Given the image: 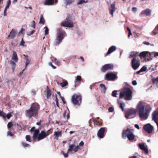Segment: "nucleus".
Returning <instances> with one entry per match:
<instances>
[{"label": "nucleus", "mask_w": 158, "mask_h": 158, "mask_svg": "<svg viewBox=\"0 0 158 158\" xmlns=\"http://www.w3.org/2000/svg\"><path fill=\"white\" fill-rule=\"evenodd\" d=\"M40 108V106L37 103H33L30 108L26 111L27 116L30 118L32 116L34 117L38 114V110Z\"/></svg>", "instance_id": "obj_1"}, {"label": "nucleus", "mask_w": 158, "mask_h": 158, "mask_svg": "<svg viewBox=\"0 0 158 158\" xmlns=\"http://www.w3.org/2000/svg\"><path fill=\"white\" fill-rule=\"evenodd\" d=\"M151 109L150 107H144V106H142V107H140L139 105V117L143 120L146 119Z\"/></svg>", "instance_id": "obj_2"}, {"label": "nucleus", "mask_w": 158, "mask_h": 158, "mask_svg": "<svg viewBox=\"0 0 158 158\" xmlns=\"http://www.w3.org/2000/svg\"><path fill=\"white\" fill-rule=\"evenodd\" d=\"M134 129L127 128L126 130H123L122 133V137L123 139L127 137L129 140H133L135 138V135L133 133Z\"/></svg>", "instance_id": "obj_3"}, {"label": "nucleus", "mask_w": 158, "mask_h": 158, "mask_svg": "<svg viewBox=\"0 0 158 158\" xmlns=\"http://www.w3.org/2000/svg\"><path fill=\"white\" fill-rule=\"evenodd\" d=\"M132 92L128 88H124L119 94V99L125 97V99L127 100H131L132 98Z\"/></svg>", "instance_id": "obj_4"}, {"label": "nucleus", "mask_w": 158, "mask_h": 158, "mask_svg": "<svg viewBox=\"0 0 158 158\" xmlns=\"http://www.w3.org/2000/svg\"><path fill=\"white\" fill-rule=\"evenodd\" d=\"M65 32L59 29L57 31V36L54 42V44L55 46H58L62 42L64 38V35Z\"/></svg>", "instance_id": "obj_5"}, {"label": "nucleus", "mask_w": 158, "mask_h": 158, "mask_svg": "<svg viewBox=\"0 0 158 158\" xmlns=\"http://www.w3.org/2000/svg\"><path fill=\"white\" fill-rule=\"evenodd\" d=\"M153 53H150L148 51H144L141 52L139 55V56L141 58H144L145 61H149L153 58Z\"/></svg>", "instance_id": "obj_6"}, {"label": "nucleus", "mask_w": 158, "mask_h": 158, "mask_svg": "<svg viewBox=\"0 0 158 158\" xmlns=\"http://www.w3.org/2000/svg\"><path fill=\"white\" fill-rule=\"evenodd\" d=\"M12 60L10 61V64L11 65L13 71L14 72L16 66L15 63L17 62L19 60L17 54L15 51L13 52Z\"/></svg>", "instance_id": "obj_7"}, {"label": "nucleus", "mask_w": 158, "mask_h": 158, "mask_svg": "<svg viewBox=\"0 0 158 158\" xmlns=\"http://www.w3.org/2000/svg\"><path fill=\"white\" fill-rule=\"evenodd\" d=\"M80 147L79 146L77 145L75 146L74 144H73L70 145L69 146V148L68 149L67 152L66 153H65L63 151H62V154L64 156V157L65 158H67L68 157V153L70 152L73 151L74 152H76L79 150Z\"/></svg>", "instance_id": "obj_8"}, {"label": "nucleus", "mask_w": 158, "mask_h": 158, "mask_svg": "<svg viewBox=\"0 0 158 158\" xmlns=\"http://www.w3.org/2000/svg\"><path fill=\"white\" fill-rule=\"evenodd\" d=\"M72 101L74 105L79 106L81 102V96L79 95L74 94L72 97Z\"/></svg>", "instance_id": "obj_9"}, {"label": "nucleus", "mask_w": 158, "mask_h": 158, "mask_svg": "<svg viewBox=\"0 0 158 158\" xmlns=\"http://www.w3.org/2000/svg\"><path fill=\"white\" fill-rule=\"evenodd\" d=\"M138 111V105L137 106L136 109H129L126 111L125 113V117L127 118H128L130 116L135 114Z\"/></svg>", "instance_id": "obj_10"}, {"label": "nucleus", "mask_w": 158, "mask_h": 158, "mask_svg": "<svg viewBox=\"0 0 158 158\" xmlns=\"http://www.w3.org/2000/svg\"><path fill=\"white\" fill-rule=\"evenodd\" d=\"M61 25L64 27H73V22L70 18L67 19L66 20L62 22Z\"/></svg>", "instance_id": "obj_11"}, {"label": "nucleus", "mask_w": 158, "mask_h": 158, "mask_svg": "<svg viewBox=\"0 0 158 158\" xmlns=\"http://www.w3.org/2000/svg\"><path fill=\"white\" fill-rule=\"evenodd\" d=\"M113 68L114 65L112 64H106L102 67L101 70L103 72H105L107 71L112 70Z\"/></svg>", "instance_id": "obj_12"}, {"label": "nucleus", "mask_w": 158, "mask_h": 158, "mask_svg": "<svg viewBox=\"0 0 158 158\" xmlns=\"http://www.w3.org/2000/svg\"><path fill=\"white\" fill-rule=\"evenodd\" d=\"M143 129L148 133H151L152 132L153 127L150 124L148 123L144 126Z\"/></svg>", "instance_id": "obj_13"}, {"label": "nucleus", "mask_w": 158, "mask_h": 158, "mask_svg": "<svg viewBox=\"0 0 158 158\" xmlns=\"http://www.w3.org/2000/svg\"><path fill=\"white\" fill-rule=\"evenodd\" d=\"M139 148L141 150L143 151L145 154H147L148 153L147 146H145V144L144 143H139Z\"/></svg>", "instance_id": "obj_14"}, {"label": "nucleus", "mask_w": 158, "mask_h": 158, "mask_svg": "<svg viewBox=\"0 0 158 158\" xmlns=\"http://www.w3.org/2000/svg\"><path fill=\"white\" fill-rule=\"evenodd\" d=\"M106 130V128L102 127L100 128L98 131L97 135L98 137L102 138L104 136V133Z\"/></svg>", "instance_id": "obj_15"}, {"label": "nucleus", "mask_w": 158, "mask_h": 158, "mask_svg": "<svg viewBox=\"0 0 158 158\" xmlns=\"http://www.w3.org/2000/svg\"><path fill=\"white\" fill-rule=\"evenodd\" d=\"M116 77V75L112 73H107L106 75V77L108 80H114Z\"/></svg>", "instance_id": "obj_16"}, {"label": "nucleus", "mask_w": 158, "mask_h": 158, "mask_svg": "<svg viewBox=\"0 0 158 158\" xmlns=\"http://www.w3.org/2000/svg\"><path fill=\"white\" fill-rule=\"evenodd\" d=\"M57 0H44V4L45 6H50L52 5L54 3H56Z\"/></svg>", "instance_id": "obj_17"}, {"label": "nucleus", "mask_w": 158, "mask_h": 158, "mask_svg": "<svg viewBox=\"0 0 158 158\" xmlns=\"http://www.w3.org/2000/svg\"><path fill=\"white\" fill-rule=\"evenodd\" d=\"M132 67L135 70L138 68V61L135 58H134L132 60Z\"/></svg>", "instance_id": "obj_18"}, {"label": "nucleus", "mask_w": 158, "mask_h": 158, "mask_svg": "<svg viewBox=\"0 0 158 158\" xmlns=\"http://www.w3.org/2000/svg\"><path fill=\"white\" fill-rule=\"evenodd\" d=\"M47 136V135H46V133L44 131H42L41 133L38 135L37 137L38 141H40L46 138Z\"/></svg>", "instance_id": "obj_19"}, {"label": "nucleus", "mask_w": 158, "mask_h": 158, "mask_svg": "<svg viewBox=\"0 0 158 158\" xmlns=\"http://www.w3.org/2000/svg\"><path fill=\"white\" fill-rule=\"evenodd\" d=\"M152 119L155 123L158 121V110L154 111L152 114Z\"/></svg>", "instance_id": "obj_20"}, {"label": "nucleus", "mask_w": 158, "mask_h": 158, "mask_svg": "<svg viewBox=\"0 0 158 158\" xmlns=\"http://www.w3.org/2000/svg\"><path fill=\"white\" fill-rule=\"evenodd\" d=\"M115 11V5L113 4H111L110 6V13L112 16H113V13Z\"/></svg>", "instance_id": "obj_21"}, {"label": "nucleus", "mask_w": 158, "mask_h": 158, "mask_svg": "<svg viewBox=\"0 0 158 158\" xmlns=\"http://www.w3.org/2000/svg\"><path fill=\"white\" fill-rule=\"evenodd\" d=\"M46 90L44 91V94L47 97L48 99L51 96V91L49 89L47 88Z\"/></svg>", "instance_id": "obj_22"}, {"label": "nucleus", "mask_w": 158, "mask_h": 158, "mask_svg": "<svg viewBox=\"0 0 158 158\" xmlns=\"http://www.w3.org/2000/svg\"><path fill=\"white\" fill-rule=\"evenodd\" d=\"M54 135L55 136V138L57 140H58V137L61 136L62 132L61 131H55Z\"/></svg>", "instance_id": "obj_23"}, {"label": "nucleus", "mask_w": 158, "mask_h": 158, "mask_svg": "<svg viewBox=\"0 0 158 158\" xmlns=\"http://www.w3.org/2000/svg\"><path fill=\"white\" fill-rule=\"evenodd\" d=\"M117 102L121 109L122 111H123L124 110V107L125 106V104L124 103H122L121 101L119 99L117 100Z\"/></svg>", "instance_id": "obj_24"}, {"label": "nucleus", "mask_w": 158, "mask_h": 158, "mask_svg": "<svg viewBox=\"0 0 158 158\" xmlns=\"http://www.w3.org/2000/svg\"><path fill=\"white\" fill-rule=\"evenodd\" d=\"M39 133V129L35 130L34 132V135L33 136V139H35L37 138L38 134Z\"/></svg>", "instance_id": "obj_25"}, {"label": "nucleus", "mask_w": 158, "mask_h": 158, "mask_svg": "<svg viewBox=\"0 0 158 158\" xmlns=\"http://www.w3.org/2000/svg\"><path fill=\"white\" fill-rule=\"evenodd\" d=\"M98 118L97 119H94L93 122L94 123L97 125L100 126L102 125V122L99 121L98 120Z\"/></svg>", "instance_id": "obj_26"}, {"label": "nucleus", "mask_w": 158, "mask_h": 158, "mask_svg": "<svg viewBox=\"0 0 158 158\" xmlns=\"http://www.w3.org/2000/svg\"><path fill=\"white\" fill-rule=\"evenodd\" d=\"M15 30H12V31L10 32V34L8 36V37H10V38H12L15 36Z\"/></svg>", "instance_id": "obj_27"}, {"label": "nucleus", "mask_w": 158, "mask_h": 158, "mask_svg": "<svg viewBox=\"0 0 158 158\" xmlns=\"http://www.w3.org/2000/svg\"><path fill=\"white\" fill-rule=\"evenodd\" d=\"M88 2V0H78L77 4L78 5H81L84 3H86Z\"/></svg>", "instance_id": "obj_28"}, {"label": "nucleus", "mask_w": 158, "mask_h": 158, "mask_svg": "<svg viewBox=\"0 0 158 158\" xmlns=\"http://www.w3.org/2000/svg\"><path fill=\"white\" fill-rule=\"evenodd\" d=\"M24 56L26 57V61L25 64V68H26L27 65L30 63V61L28 58V56H26L25 55H24Z\"/></svg>", "instance_id": "obj_29"}, {"label": "nucleus", "mask_w": 158, "mask_h": 158, "mask_svg": "<svg viewBox=\"0 0 158 158\" xmlns=\"http://www.w3.org/2000/svg\"><path fill=\"white\" fill-rule=\"evenodd\" d=\"M66 5H68L71 4L74 1V0H64Z\"/></svg>", "instance_id": "obj_30"}, {"label": "nucleus", "mask_w": 158, "mask_h": 158, "mask_svg": "<svg viewBox=\"0 0 158 158\" xmlns=\"http://www.w3.org/2000/svg\"><path fill=\"white\" fill-rule=\"evenodd\" d=\"M151 10L149 9H146L144 12V14L147 16H149L151 14Z\"/></svg>", "instance_id": "obj_31"}, {"label": "nucleus", "mask_w": 158, "mask_h": 158, "mask_svg": "<svg viewBox=\"0 0 158 158\" xmlns=\"http://www.w3.org/2000/svg\"><path fill=\"white\" fill-rule=\"evenodd\" d=\"M100 87L102 88L104 93H105L106 90V89L105 85L103 84H101L100 85Z\"/></svg>", "instance_id": "obj_32"}, {"label": "nucleus", "mask_w": 158, "mask_h": 158, "mask_svg": "<svg viewBox=\"0 0 158 158\" xmlns=\"http://www.w3.org/2000/svg\"><path fill=\"white\" fill-rule=\"evenodd\" d=\"M60 85L62 87H64L68 85V82L66 81H64L63 82L60 83Z\"/></svg>", "instance_id": "obj_33"}, {"label": "nucleus", "mask_w": 158, "mask_h": 158, "mask_svg": "<svg viewBox=\"0 0 158 158\" xmlns=\"http://www.w3.org/2000/svg\"><path fill=\"white\" fill-rule=\"evenodd\" d=\"M11 4L10 0H8L6 2V5L5 9H8Z\"/></svg>", "instance_id": "obj_34"}, {"label": "nucleus", "mask_w": 158, "mask_h": 158, "mask_svg": "<svg viewBox=\"0 0 158 158\" xmlns=\"http://www.w3.org/2000/svg\"><path fill=\"white\" fill-rule=\"evenodd\" d=\"M147 70V67L145 66H143L141 69L139 70V73L145 71Z\"/></svg>", "instance_id": "obj_35"}, {"label": "nucleus", "mask_w": 158, "mask_h": 158, "mask_svg": "<svg viewBox=\"0 0 158 158\" xmlns=\"http://www.w3.org/2000/svg\"><path fill=\"white\" fill-rule=\"evenodd\" d=\"M45 21L44 19L43 18L42 15H41L40 17L39 23L43 24L44 23Z\"/></svg>", "instance_id": "obj_36"}, {"label": "nucleus", "mask_w": 158, "mask_h": 158, "mask_svg": "<svg viewBox=\"0 0 158 158\" xmlns=\"http://www.w3.org/2000/svg\"><path fill=\"white\" fill-rule=\"evenodd\" d=\"M0 116H2L4 118H6V114L3 111H0Z\"/></svg>", "instance_id": "obj_37"}, {"label": "nucleus", "mask_w": 158, "mask_h": 158, "mask_svg": "<svg viewBox=\"0 0 158 158\" xmlns=\"http://www.w3.org/2000/svg\"><path fill=\"white\" fill-rule=\"evenodd\" d=\"M153 33L154 35H155L158 33V28L156 27L153 31Z\"/></svg>", "instance_id": "obj_38"}, {"label": "nucleus", "mask_w": 158, "mask_h": 158, "mask_svg": "<svg viewBox=\"0 0 158 158\" xmlns=\"http://www.w3.org/2000/svg\"><path fill=\"white\" fill-rule=\"evenodd\" d=\"M81 77L80 76H78L76 77V81L78 82H80L81 80Z\"/></svg>", "instance_id": "obj_39"}, {"label": "nucleus", "mask_w": 158, "mask_h": 158, "mask_svg": "<svg viewBox=\"0 0 158 158\" xmlns=\"http://www.w3.org/2000/svg\"><path fill=\"white\" fill-rule=\"evenodd\" d=\"M117 91L116 90H114L113 91L112 93V96L113 97H116L117 96L116 95L117 94Z\"/></svg>", "instance_id": "obj_40"}, {"label": "nucleus", "mask_w": 158, "mask_h": 158, "mask_svg": "<svg viewBox=\"0 0 158 158\" xmlns=\"http://www.w3.org/2000/svg\"><path fill=\"white\" fill-rule=\"evenodd\" d=\"M26 139L27 141L29 142H31V136L30 135H27L26 136Z\"/></svg>", "instance_id": "obj_41"}, {"label": "nucleus", "mask_w": 158, "mask_h": 158, "mask_svg": "<svg viewBox=\"0 0 158 158\" xmlns=\"http://www.w3.org/2000/svg\"><path fill=\"white\" fill-rule=\"evenodd\" d=\"M25 42L23 41V38H22L21 41L19 44L20 45L23 46H25Z\"/></svg>", "instance_id": "obj_42"}, {"label": "nucleus", "mask_w": 158, "mask_h": 158, "mask_svg": "<svg viewBox=\"0 0 158 158\" xmlns=\"http://www.w3.org/2000/svg\"><path fill=\"white\" fill-rule=\"evenodd\" d=\"M44 30L45 32V35H46L48 33V29L47 27H46L44 28Z\"/></svg>", "instance_id": "obj_43"}, {"label": "nucleus", "mask_w": 158, "mask_h": 158, "mask_svg": "<svg viewBox=\"0 0 158 158\" xmlns=\"http://www.w3.org/2000/svg\"><path fill=\"white\" fill-rule=\"evenodd\" d=\"M135 52H131L130 53V54L129 55V58H131L133 57V56H135Z\"/></svg>", "instance_id": "obj_44"}, {"label": "nucleus", "mask_w": 158, "mask_h": 158, "mask_svg": "<svg viewBox=\"0 0 158 158\" xmlns=\"http://www.w3.org/2000/svg\"><path fill=\"white\" fill-rule=\"evenodd\" d=\"M143 44H144L146 45H150L151 46H154V44H150L149 42H144L143 43Z\"/></svg>", "instance_id": "obj_45"}, {"label": "nucleus", "mask_w": 158, "mask_h": 158, "mask_svg": "<svg viewBox=\"0 0 158 158\" xmlns=\"http://www.w3.org/2000/svg\"><path fill=\"white\" fill-rule=\"evenodd\" d=\"M153 83L158 84V77H157L155 79L153 80Z\"/></svg>", "instance_id": "obj_46"}, {"label": "nucleus", "mask_w": 158, "mask_h": 158, "mask_svg": "<svg viewBox=\"0 0 158 158\" xmlns=\"http://www.w3.org/2000/svg\"><path fill=\"white\" fill-rule=\"evenodd\" d=\"M13 126V124L12 122H9L7 124V127L8 128H10Z\"/></svg>", "instance_id": "obj_47"}, {"label": "nucleus", "mask_w": 158, "mask_h": 158, "mask_svg": "<svg viewBox=\"0 0 158 158\" xmlns=\"http://www.w3.org/2000/svg\"><path fill=\"white\" fill-rule=\"evenodd\" d=\"M35 32V30H33L31 31H28L27 32V34L28 35H32Z\"/></svg>", "instance_id": "obj_48"}, {"label": "nucleus", "mask_w": 158, "mask_h": 158, "mask_svg": "<svg viewBox=\"0 0 158 158\" xmlns=\"http://www.w3.org/2000/svg\"><path fill=\"white\" fill-rule=\"evenodd\" d=\"M22 144L23 146V147L24 148L27 147L29 146V145L28 144L26 143H24V142H22Z\"/></svg>", "instance_id": "obj_49"}, {"label": "nucleus", "mask_w": 158, "mask_h": 158, "mask_svg": "<svg viewBox=\"0 0 158 158\" xmlns=\"http://www.w3.org/2000/svg\"><path fill=\"white\" fill-rule=\"evenodd\" d=\"M108 110L109 112H113L114 111V109L113 107H111L109 108Z\"/></svg>", "instance_id": "obj_50"}, {"label": "nucleus", "mask_w": 158, "mask_h": 158, "mask_svg": "<svg viewBox=\"0 0 158 158\" xmlns=\"http://www.w3.org/2000/svg\"><path fill=\"white\" fill-rule=\"evenodd\" d=\"M49 65L50 66H51L54 69H55L56 68V67H55V66H54L52 64V62H49Z\"/></svg>", "instance_id": "obj_51"}, {"label": "nucleus", "mask_w": 158, "mask_h": 158, "mask_svg": "<svg viewBox=\"0 0 158 158\" xmlns=\"http://www.w3.org/2000/svg\"><path fill=\"white\" fill-rule=\"evenodd\" d=\"M144 102L142 101H140L139 103V105L140 107H142V106H144L143 105Z\"/></svg>", "instance_id": "obj_52"}, {"label": "nucleus", "mask_w": 158, "mask_h": 158, "mask_svg": "<svg viewBox=\"0 0 158 158\" xmlns=\"http://www.w3.org/2000/svg\"><path fill=\"white\" fill-rule=\"evenodd\" d=\"M115 50H108L106 53V54H110L113 52Z\"/></svg>", "instance_id": "obj_53"}, {"label": "nucleus", "mask_w": 158, "mask_h": 158, "mask_svg": "<svg viewBox=\"0 0 158 158\" xmlns=\"http://www.w3.org/2000/svg\"><path fill=\"white\" fill-rule=\"evenodd\" d=\"M116 48H117L116 46H112L109 49H116Z\"/></svg>", "instance_id": "obj_54"}, {"label": "nucleus", "mask_w": 158, "mask_h": 158, "mask_svg": "<svg viewBox=\"0 0 158 158\" xmlns=\"http://www.w3.org/2000/svg\"><path fill=\"white\" fill-rule=\"evenodd\" d=\"M62 101V102H63V103H64V104H65L66 103V101H65V100H64V97H61V98H60Z\"/></svg>", "instance_id": "obj_55"}, {"label": "nucleus", "mask_w": 158, "mask_h": 158, "mask_svg": "<svg viewBox=\"0 0 158 158\" xmlns=\"http://www.w3.org/2000/svg\"><path fill=\"white\" fill-rule=\"evenodd\" d=\"M52 61L53 62L56 63H58V61H57V59L55 58H53V59L52 60Z\"/></svg>", "instance_id": "obj_56"}, {"label": "nucleus", "mask_w": 158, "mask_h": 158, "mask_svg": "<svg viewBox=\"0 0 158 158\" xmlns=\"http://www.w3.org/2000/svg\"><path fill=\"white\" fill-rule=\"evenodd\" d=\"M137 8L134 7L132 8V11L134 12H135L137 10Z\"/></svg>", "instance_id": "obj_57"}, {"label": "nucleus", "mask_w": 158, "mask_h": 158, "mask_svg": "<svg viewBox=\"0 0 158 158\" xmlns=\"http://www.w3.org/2000/svg\"><path fill=\"white\" fill-rule=\"evenodd\" d=\"M35 127H33L31 128V129L30 130V131L31 132H34L35 130Z\"/></svg>", "instance_id": "obj_58"}, {"label": "nucleus", "mask_w": 158, "mask_h": 158, "mask_svg": "<svg viewBox=\"0 0 158 158\" xmlns=\"http://www.w3.org/2000/svg\"><path fill=\"white\" fill-rule=\"evenodd\" d=\"M8 135H10L11 136H13L14 135V134H12L10 131H9L8 132Z\"/></svg>", "instance_id": "obj_59"}, {"label": "nucleus", "mask_w": 158, "mask_h": 158, "mask_svg": "<svg viewBox=\"0 0 158 158\" xmlns=\"http://www.w3.org/2000/svg\"><path fill=\"white\" fill-rule=\"evenodd\" d=\"M8 9H5L4 10V16H6L7 15L6 11Z\"/></svg>", "instance_id": "obj_60"}, {"label": "nucleus", "mask_w": 158, "mask_h": 158, "mask_svg": "<svg viewBox=\"0 0 158 158\" xmlns=\"http://www.w3.org/2000/svg\"><path fill=\"white\" fill-rule=\"evenodd\" d=\"M79 145L80 146H83L84 145V143L82 141H81L79 143Z\"/></svg>", "instance_id": "obj_61"}, {"label": "nucleus", "mask_w": 158, "mask_h": 158, "mask_svg": "<svg viewBox=\"0 0 158 158\" xmlns=\"http://www.w3.org/2000/svg\"><path fill=\"white\" fill-rule=\"evenodd\" d=\"M11 116V115L10 114H6V117H7L8 119H9L10 118Z\"/></svg>", "instance_id": "obj_62"}, {"label": "nucleus", "mask_w": 158, "mask_h": 158, "mask_svg": "<svg viewBox=\"0 0 158 158\" xmlns=\"http://www.w3.org/2000/svg\"><path fill=\"white\" fill-rule=\"evenodd\" d=\"M153 54L154 57L158 56V52H155L153 53Z\"/></svg>", "instance_id": "obj_63"}, {"label": "nucleus", "mask_w": 158, "mask_h": 158, "mask_svg": "<svg viewBox=\"0 0 158 158\" xmlns=\"http://www.w3.org/2000/svg\"><path fill=\"white\" fill-rule=\"evenodd\" d=\"M132 84L134 85H136L137 84L136 81L135 80L133 81L132 82Z\"/></svg>", "instance_id": "obj_64"}]
</instances>
